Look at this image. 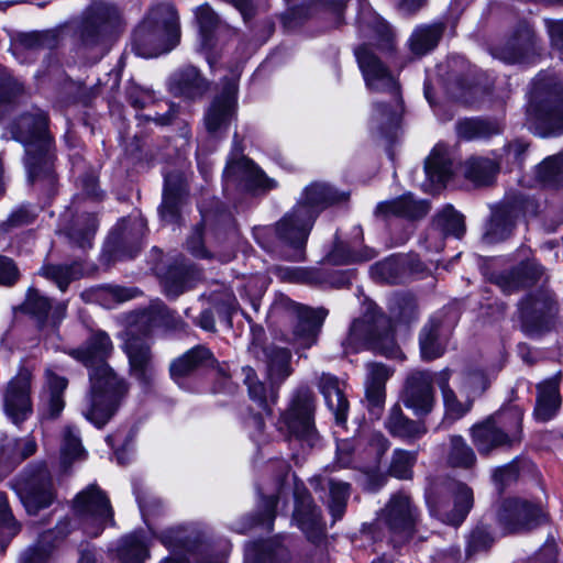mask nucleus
Returning <instances> with one entry per match:
<instances>
[{"instance_id": "59", "label": "nucleus", "mask_w": 563, "mask_h": 563, "mask_svg": "<svg viewBox=\"0 0 563 563\" xmlns=\"http://www.w3.org/2000/svg\"><path fill=\"white\" fill-rule=\"evenodd\" d=\"M62 457L64 462L80 459L85 454L79 432L73 427H67L63 433Z\"/></svg>"}, {"instance_id": "33", "label": "nucleus", "mask_w": 563, "mask_h": 563, "mask_svg": "<svg viewBox=\"0 0 563 563\" xmlns=\"http://www.w3.org/2000/svg\"><path fill=\"white\" fill-rule=\"evenodd\" d=\"M518 213L512 205L498 206L492 214L483 240L489 244L506 240L512 232Z\"/></svg>"}, {"instance_id": "49", "label": "nucleus", "mask_w": 563, "mask_h": 563, "mask_svg": "<svg viewBox=\"0 0 563 563\" xmlns=\"http://www.w3.org/2000/svg\"><path fill=\"white\" fill-rule=\"evenodd\" d=\"M41 274L45 278L54 282L62 291H65L71 282L78 279L82 275V271L78 263H73L70 265L49 264L42 267Z\"/></svg>"}, {"instance_id": "18", "label": "nucleus", "mask_w": 563, "mask_h": 563, "mask_svg": "<svg viewBox=\"0 0 563 563\" xmlns=\"http://www.w3.org/2000/svg\"><path fill=\"white\" fill-rule=\"evenodd\" d=\"M292 306L297 314V323L289 342L297 347L298 352L316 344L322 323L328 316V310L322 307L312 309L296 303Z\"/></svg>"}, {"instance_id": "37", "label": "nucleus", "mask_w": 563, "mask_h": 563, "mask_svg": "<svg viewBox=\"0 0 563 563\" xmlns=\"http://www.w3.org/2000/svg\"><path fill=\"white\" fill-rule=\"evenodd\" d=\"M366 369V399L371 410L379 409L385 401V384L390 377L391 372L380 363H368Z\"/></svg>"}, {"instance_id": "46", "label": "nucleus", "mask_w": 563, "mask_h": 563, "mask_svg": "<svg viewBox=\"0 0 563 563\" xmlns=\"http://www.w3.org/2000/svg\"><path fill=\"white\" fill-rule=\"evenodd\" d=\"M498 164L485 157H472L465 163V177L476 186L489 185L498 173Z\"/></svg>"}, {"instance_id": "50", "label": "nucleus", "mask_w": 563, "mask_h": 563, "mask_svg": "<svg viewBox=\"0 0 563 563\" xmlns=\"http://www.w3.org/2000/svg\"><path fill=\"white\" fill-rule=\"evenodd\" d=\"M327 486L329 488L327 506L333 517V520L336 521L341 519L345 512L347 499L350 497V484L331 478L328 479Z\"/></svg>"}, {"instance_id": "39", "label": "nucleus", "mask_w": 563, "mask_h": 563, "mask_svg": "<svg viewBox=\"0 0 563 563\" xmlns=\"http://www.w3.org/2000/svg\"><path fill=\"white\" fill-rule=\"evenodd\" d=\"M543 274L542 267L536 262H527L508 275L500 276L498 286L504 292L510 294L538 280Z\"/></svg>"}, {"instance_id": "15", "label": "nucleus", "mask_w": 563, "mask_h": 563, "mask_svg": "<svg viewBox=\"0 0 563 563\" xmlns=\"http://www.w3.org/2000/svg\"><path fill=\"white\" fill-rule=\"evenodd\" d=\"M31 384V373L27 369H22L8 383L4 390V411L16 424L26 420L33 411Z\"/></svg>"}, {"instance_id": "3", "label": "nucleus", "mask_w": 563, "mask_h": 563, "mask_svg": "<svg viewBox=\"0 0 563 563\" xmlns=\"http://www.w3.org/2000/svg\"><path fill=\"white\" fill-rule=\"evenodd\" d=\"M12 137L25 148V168L29 181L38 183L43 188L55 184L53 157L49 153L51 137L47 132V118L44 112L35 110L23 114L10 128Z\"/></svg>"}, {"instance_id": "25", "label": "nucleus", "mask_w": 563, "mask_h": 563, "mask_svg": "<svg viewBox=\"0 0 563 563\" xmlns=\"http://www.w3.org/2000/svg\"><path fill=\"white\" fill-rule=\"evenodd\" d=\"M19 495L29 515H36L55 499L52 479L46 475L32 479L20 489Z\"/></svg>"}, {"instance_id": "22", "label": "nucleus", "mask_w": 563, "mask_h": 563, "mask_svg": "<svg viewBox=\"0 0 563 563\" xmlns=\"http://www.w3.org/2000/svg\"><path fill=\"white\" fill-rule=\"evenodd\" d=\"M24 311L33 316L40 323L58 324L66 316L67 303H52L51 299L40 290L31 288L23 302Z\"/></svg>"}, {"instance_id": "31", "label": "nucleus", "mask_w": 563, "mask_h": 563, "mask_svg": "<svg viewBox=\"0 0 563 563\" xmlns=\"http://www.w3.org/2000/svg\"><path fill=\"white\" fill-rule=\"evenodd\" d=\"M208 89V82L196 67L187 66L174 73L169 79V90L179 97L196 99Z\"/></svg>"}, {"instance_id": "12", "label": "nucleus", "mask_w": 563, "mask_h": 563, "mask_svg": "<svg viewBox=\"0 0 563 563\" xmlns=\"http://www.w3.org/2000/svg\"><path fill=\"white\" fill-rule=\"evenodd\" d=\"M379 520L390 531L393 542L400 543L408 540L413 533L417 521L416 508L411 505L408 496L396 494L382 510Z\"/></svg>"}, {"instance_id": "30", "label": "nucleus", "mask_w": 563, "mask_h": 563, "mask_svg": "<svg viewBox=\"0 0 563 563\" xmlns=\"http://www.w3.org/2000/svg\"><path fill=\"white\" fill-rule=\"evenodd\" d=\"M45 384L42 394L44 415L48 418H57L65 408L64 394L68 386L66 377L56 374L52 368H46Z\"/></svg>"}, {"instance_id": "10", "label": "nucleus", "mask_w": 563, "mask_h": 563, "mask_svg": "<svg viewBox=\"0 0 563 563\" xmlns=\"http://www.w3.org/2000/svg\"><path fill=\"white\" fill-rule=\"evenodd\" d=\"M512 417V427H507L503 418L499 424L494 419H487L472 428V440L479 454L487 455L495 449L511 446L520 441L521 413L515 412Z\"/></svg>"}, {"instance_id": "43", "label": "nucleus", "mask_w": 563, "mask_h": 563, "mask_svg": "<svg viewBox=\"0 0 563 563\" xmlns=\"http://www.w3.org/2000/svg\"><path fill=\"white\" fill-rule=\"evenodd\" d=\"M389 448V441L382 433H374L368 442L369 461L366 475L368 477L367 488L375 489L382 486L384 478L376 474L382 456Z\"/></svg>"}, {"instance_id": "32", "label": "nucleus", "mask_w": 563, "mask_h": 563, "mask_svg": "<svg viewBox=\"0 0 563 563\" xmlns=\"http://www.w3.org/2000/svg\"><path fill=\"white\" fill-rule=\"evenodd\" d=\"M385 427L393 437L408 442L418 440L427 433L426 424L421 421L409 419L398 404L390 408Z\"/></svg>"}, {"instance_id": "20", "label": "nucleus", "mask_w": 563, "mask_h": 563, "mask_svg": "<svg viewBox=\"0 0 563 563\" xmlns=\"http://www.w3.org/2000/svg\"><path fill=\"white\" fill-rule=\"evenodd\" d=\"M295 510L292 519L308 539L316 541L323 533L320 510L313 505L310 494L305 487L295 488Z\"/></svg>"}, {"instance_id": "26", "label": "nucleus", "mask_w": 563, "mask_h": 563, "mask_svg": "<svg viewBox=\"0 0 563 563\" xmlns=\"http://www.w3.org/2000/svg\"><path fill=\"white\" fill-rule=\"evenodd\" d=\"M426 175L429 184H424V190L430 192L439 191L445 186L453 174L452 161L448 148L437 145L426 161Z\"/></svg>"}, {"instance_id": "58", "label": "nucleus", "mask_w": 563, "mask_h": 563, "mask_svg": "<svg viewBox=\"0 0 563 563\" xmlns=\"http://www.w3.org/2000/svg\"><path fill=\"white\" fill-rule=\"evenodd\" d=\"M163 542L167 547L180 549L187 553H192L198 549V538H192V532H188L185 528L169 530L163 537Z\"/></svg>"}, {"instance_id": "13", "label": "nucleus", "mask_w": 563, "mask_h": 563, "mask_svg": "<svg viewBox=\"0 0 563 563\" xmlns=\"http://www.w3.org/2000/svg\"><path fill=\"white\" fill-rule=\"evenodd\" d=\"M539 41L527 23L518 24L504 43L495 46L492 54L507 64L523 63L539 53Z\"/></svg>"}, {"instance_id": "11", "label": "nucleus", "mask_w": 563, "mask_h": 563, "mask_svg": "<svg viewBox=\"0 0 563 563\" xmlns=\"http://www.w3.org/2000/svg\"><path fill=\"white\" fill-rule=\"evenodd\" d=\"M314 222V212L303 205L286 213L275 225L276 236L280 242L296 250V256L301 258V251L307 242Z\"/></svg>"}, {"instance_id": "45", "label": "nucleus", "mask_w": 563, "mask_h": 563, "mask_svg": "<svg viewBox=\"0 0 563 563\" xmlns=\"http://www.w3.org/2000/svg\"><path fill=\"white\" fill-rule=\"evenodd\" d=\"M117 556L121 563H143L148 558L144 538L137 532L122 538L117 548Z\"/></svg>"}, {"instance_id": "60", "label": "nucleus", "mask_w": 563, "mask_h": 563, "mask_svg": "<svg viewBox=\"0 0 563 563\" xmlns=\"http://www.w3.org/2000/svg\"><path fill=\"white\" fill-rule=\"evenodd\" d=\"M19 532V526L10 510L7 497L0 493V544L7 543Z\"/></svg>"}, {"instance_id": "42", "label": "nucleus", "mask_w": 563, "mask_h": 563, "mask_svg": "<svg viewBox=\"0 0 563 563\" xmlns=\"http://www.w3.org/2000/svg\"><path fill=\"white\" fill-rule=\"evenodd\" d=\"M537 388L534 417L540 421H548L555 416L561 404L559 387L554 380H547Z\"/></svg>"}, {"instance_id": "51", "label": "nucleus", "mask_w": 563, "mask_h": 563, "mask_svg": "<svg viewBox=\"0 0 563 563\" xmlns=\"http://www.w3.org/2000/svg\"><path fill=\"white\" fill-rule=\"evenodd\" d=\"M446 461L453 467L468 468L475 464L476 456L473 449L462 437L452 435Z\"/></svg>"}, {"instance_id": "40", "label": "nucleus", "mask_w": 563, "mask_h": 563, "mask_svg": "<svg viewBox=\"0 0 563 563\" xmlns=\"http://www.w3.org/2000/svg\"><path fill=\"white\" fill-rule=\"evenodd\" d=\"M344 199V197L333 190L330 186L322 183H312L309 185L297 205L307 206L314 212V218L325 207Z\"/></svg>"}, {"instance_id": "21", "label": "nucleus", "mask_w": 563, "mask_h": 563, "mask_svg": "<svg viewBox=\"0 0 563 563\" xmlns=\"http://www.w3.org/2000/svg\"><path fill=\"white\" fill-rule=\"evenodd\" d=\"M235 84H229L209 107L205 115L206 129L211 134L224 131L234 114L235 109Z\"/></svg>"}, {"instance_id": "64", "label": "nucleus", "mask_w": 563, "mask_h": 563, "mask_svg": "<svg viewBox=\"0 0 563 563\" xmlns=\"http://www.w3.org/2000/svg\"><path fill=\"white\" fill-rule=\"evenodd\" d=\"M189 271L180 268L179 271H169L165 278V290L167 295L177 297L188 287Z\"/></svg>"}, {"instance_id": "6", "label": "nucleus", "mask_w": 563, "mask_h": 563, "mask_svg": "<svg viewBox=\"0 0 563 563\" xmlns=\"http://www.w3.org/2000/svg\"><path fill=\"white\" fill-rule=\"evenodd\" d=\"M73 511L80 528L90 537H98L107 526L114 523L110 500L96 484L76 495Z\"/></svg>"}, {"instance_id": "24", "label": "nucleus", "mask_w": 563, "mask_h": 563, "mask_svg": "<svg viewBox=\"0 0 563 563\" xmlns=\"http://www.w3.org/2000/svg\"><path fill=\"white\" fill-rule=\"evenodd\" d=\"M250 352L267 364L268 377L274 384L283 383L290 374L291 354L287 349L277 346L262 347L253 344Z\"/></svg>"}, {"instance_id": "8", "label": "nucleus", "mask_w": 563, "mask_h": 563, "mask_svg": "<svg viewBox=\"0 0 563 563\" xmlns=\"http://www.w3.org/2000/svg\"><path fill=\"white\" fill-rule=\"evenodd\" d=\"M428 503L433 515L446 523L457 526L473 506V493L462 483L448 481L437 487L433 495L428 497Z\"/></svg>"}, {"instance_id": "56", "label": "nucleus", "mask_w": 563, "mask_h": 563, "mask_svg": "<svg viewBox=\"0 0 563 563\" xmlns=\"http://www.w3.org/2000/svg\"><path fill=\"white\" fill-rule=\"evenodd\" d=\"M538 176L544 183L563 185V151L545 158L538 167Z\"/></svg>"}, {"instance_id": "48", "label": "nucleus", "mask_w": 563, "mask_h": 563, "mask_svg": "<svg viewBox=\"0 0 563 563\" xmlns=\"http://www.w3.org/2000/svg\"><path fill=\"white\" fill-rule=\"evenodd\" d=\"M443 32L441 24L417 27L410 37V49L416 55H424L433 49Z\"/></svg>"}, {"instance_id": "7", "label": "nucleus", "mask_w": 563, "mask_h": 563, "mask_svg": "<svg viewBox=\"0 0 563 563\" xmlns=\"http://www.w3.org/2000/svg\"><path fill=\"white\" fill-rule=\"evenodd\" d=\"M316 396L305 386L298 387L289 401L288 408L282 413L280 422L291 437L312 445L317 440L314 426Z\"/></svg>"}, {"instance_id": "23", "label": "nucleus", "mask_w": 563, "mask_h": 563, "mask_svg": "<svg viewBox=\"0 0 563 563\" xmlns=\"http://www.w3.org/2000/svg\"><path fill=\"white\" fill-rule=\"evenodd\" d=\"M519 310L525 327L530 328V331H540L547 325L553 311V302L547 292L539 291L525 298Z\"/></svg>"}, {"instance_id": "54", "label": "nucleus", "mask_w": 563, "mask_h": 563, "mask_svg": "<svg viewBox=\"0 0 563 563\" xmlns=\"http://www.w3.org/2000/svg\"><path fill=\"white\" fill-rule=\"evenodd\" d=\"M461 388L474 399L488 387L489 380L485 373L477 367H467L460 374Z\"/></svg>"}, {"instance_id": "34", "label": "nucleus", "mask_w": 563, "mask_h": 563, "mask_svg": "<svg viewBox=\"0 0 563 563\" xmlns=\"http://www.w3.org/2000/svg\"><path fill=\"white\" fill-rule=\"evenodd\" d=\"M287 561L288 551L279 538L252 542L245 548L244 563H287Z\"/></svg>"}, {"instance_id": "41", "label": "nucleus", "mask_w": 563, "mask_h": 563, "mask_svg": "<svg viewBox=\"0 0 563 563\" xmlns=\"http://www.w3.org/2000/svg\"><path fill=\"white\" fill-rule=\"evenodd\" d=\"M421 356L426 361L440 357L445 350V340L439 321L432 319L423 327L419 338Z\"/></svg>"}, {"instance_id": "52", "label": "nucleus", "mask_w": 563, "mask_h": 563, "mask_svg": "<svg viewBox=\"0 0 563 563\" xmlns=\"http://www.w3.org/2000/svg\"><path fill=\"white\" fill-rule=\"evenodd\" d=\"M97 230V219L91 213H84L76 218L68 231V236L80 247L91 245V240Z\"/></svg>"}, {"instance_id": "53", "label": "nucleus", "mask_w": 563, "mask_h": 563, "mask_svg": "<svg viewBox=\"0 0 563 563\" xmlns=\"http://www.w3.org/2000/svg\"><path fill=\"white\" fill-rule=\"evenodd\" d=\"M36 450L32 439H10L1 444L0 454L12 463H20L31 456Z\"/></svg>"}, {"instance_id": "36", "label": "nucleus", "mask_w": 563, "mask_h": 563, "mask_svg": "<svg viewBox=\"0 0 563 563\" xmlns=\"http://www.w3.org/2000/svg\"><path fill=\"white\" fill-rule=\"evenodd\" d=\"M119 19V11L115 7L104 2H93L90 7V16L85 23L82 38L86 43H93L95 36H99Z\"/></svg>"}, {"instance_id": "63", "label": "nucleus", "mask_w": 563, "mask_h": 563, "mask_svg": "<svg viewBox=\"0 0 563 563\" xmlns=\"http://www.w3.org/2000/svg\"><path fill=\"white\" fill-rule=\"evenodd\" d=\"M442 397L445 413L453 420L459 419L468 412L473 404V399L467 395L464 401H460L454 390H446V394L442 395Z\"/></svg>"}, {"instance_id": "62", "label": "nucleus", "mask_w": 563, "mask_h": 563, "mask_svg": "<svg viewBox=\"0 0 563 563\" xmlns=\"http://www.w3.org/2000/svg\"><path fill=\"white\" fill-rule=\"evenodd\" d=\"M375 256L373 250H367L365 254L358 255L350 251L345 245H336L329 254V261L335 265H345L355 262H364Z\"/></svg>"}, {"instance_id": "47", "label": "nucleus", "mask_w": 563, "mask_h": 563, "mask_svg": "<svg viewBox=\"0 0 563 563\" xmlns=\"http://www.w3.org/2000/svg\"><path fill=\"white\" fill-rule=\"evenodd\" d=\"M456 132L461 139L472 141L496 135L501 132V126L493 121L466 119L457 123Z\"/></svg>"}, {"instance_id": "29", "label": "nucleus", "mask_w": 563, "mask_h": 563, "mask_svg": "<svg viewBox=\"0 0 563 563\" xmlns=\"http://www.w3.org/2000/svg\"><path fill=\"white\" fill-rule=\"evenodd\" d=\"M429 211L426 201L415 200L411 195H404L398 198L379 202L375 209V214L387 219L389 217H401L406 219H420Z\"/></svg>"}, {"instance_id": "19", "label": "nucleus", "mask_w": 563, "mask_h": 563, "mask_svg": "<svg viewBox=\"0 0 563 563\" xmlns=\"http://www.w3.org/2000/svg\"><path fill=\"white\" fill-rule=\"evenodd\" d=\"M123 349L129 358L132 376L141 384L148 385L155 376V369L150 345L146 340L136 336L134 330L131 328L125 332Z\"/></svg>"}, {"instance_id": "17", "label": "nucleus", "mask_w": 563, "mask_h": 563, "mask_svg": "<svg viewBox=\"0 0 563 563\" xmlns=\"http://www.w3.org/2000/svg\"><path fill=\"white\" fill-rule=\"evenodd\" d=\"M541 508L526 500L507 499L498 509L497 520L505 533H514L537 522Z\"/></svg>"}, {"instance_id": "35", "label": "nucleus", "mask_w": 563, "mask_h": 563, "mask_svg": "<svg viewBox=\"0 0 563 563\" xmlns=\"http://www.w3.org/2000/svg\"><path fill=\"white\" fill-rule=\"evenodd\" d=\"M186 195V183L183 175L169 173L165 176V189L163 202L159 209L161 216L166 221H175L178 217L179 206Z\"/></svg>"}, {"instance_id": "2", "label": "nucleus", "mask_w": 563, "mask_h": 563, "mask_svg": "<svg viewBox=\"0 0 563 563\" xmlns=\"http://www.w3.org/2000/svg\"><path fill=\"white\" fill-rule=\"evenodd\" d=\"M355 55L366 87L373 92L386 93L389 97L388 102L376 101L371 115L372 129L382 135H389L398 125L402 113L399 82L369 47L357 48Z\"/></svg>"}, {"instance_id": "14", "label": "nucleus", "mask_w": 563, "mask_h": 563, "mask_svg": "<svg viewBox=\"0 0 563 563\" xmlns=\"http://www.w3.org/2000/svg\"><path fill=\"white\" fill-rule=\"evenodd\" d=\"M401 400L416 416L429 415L435 404L433 374L429 371L411 372L405 380Z\"/></svg>"}, {"instance_id": "9", "label": "nucleus", "mask_w": 563, "mask_h": 563, "mask_svg": "<svg viewBox=\"0 0 563 563\" xmlns=\"http://www.w3.org/2000/svg\"><path fill=\"white\" fill-rule=\"evenodd\" d=\"M347 340L353 345L369 344L387 357H397L399 354L390 320L384 314L355 320L350 328Z\"/></svg>"}, {"instance_id": "5", "label": "nucleus", "mask_w": 563, "mask_h": 563, "mask_svg": "<svg viewBox=\"0 0 563 563\" xmlns=\"http://www.w3.org/2000/svg\"><path fill=\"white\" fill-rule=\"evenodd\" d=\"M532 97L528 110L530 129L542 137L563 134V85L556 78H539Z\"/></svg>"}, {"instance_id": "44", "label": "nucleus", "mask_w": 563, "mask_h": 563, "mask_svg": "<svg viewBox=\"0 0 563 563\" xmlns=\"http://www.w3.org/2000/svg\"><path fill=\"white\" fill-rule=\"evenodd\" d=\"M280 500V490L271 496H264L258 503V512L254 518H251L246 525L235 528L240 533L261 526L267 531L273 529L274 519L276 517V507Z\"/></svg>"}, {"instance_id": "57", "label": "nucleus", "mask_w": 563, "mask_h": 563, "mask_svg": "<svg viewBox=\"0 0 563 563\" xmlns=\"http://www.w3.org/2000/svg\"><path fill=\"white\" fill-rule=\"evenodd\" d=\"M437 225L442 232L461 238L464 234V218L453 207L446 206L437 218Z\"/></svg>"}, {"instance_id": "4", "label": "nucleus", "mask_w": 563, "mask_h": 563, "mask_svg": "<svg viewBox=\"0 0 563 563\" xmlns=\"http://www.w3.org/2000/svg\"><path fill=\"white\" fill-rule=\"evenodd\" d=\"M178 41V15L169 3L152 7L133 34L136 54L145 58L172 51Z\"/></svg>"}, {"instance_id": "27", "label": "nucleus", "mask_w": 563, "mask_h": 563, "mask_svg": "<svg viewBox=\"0 0 563 563\" xmlns=\"http://www.w3.org/2000/svg\"><path fill=\"white\" fill-rule=\"evenodd\" d=\"M217 365L218 362L212 352L203 345H197L175 358L169 365V372L172 378L179 382L200 367H216Z\"/></svg>"}, {"instance_id": "28", "label": "nucleus", "mask_w": 563, "mask_h": 563, "mask_svg": "<svg viewBox=\"0 0 563 563\" xmlns=\"http://www.w3.org/2000/svg\"><path fill=\"white\" fill-rule=\"evenodd\" d=\"M317 386L324 398L325 405L333 412L335 422L344 424L347 418L349 401L338 377L322 373L317 379Z\"/></svg>"}, {"instance_id": "1", "label": "nucleus", "mask_w": 563, "mask_h": 563, "mask_svg": "<svg viewBox=\"0 0 563 563\" xmlns=\"http://www.w3.org/2000/svg\"><path fill=\"white\" fill-rule=\"evenodd\" d=\"M113 344L107 332L92 331L82 346L68 354L89 368L90 390L81 409L82 416L97 428L104 427L115 415L128 394V384L108 365Z\"/></svg>"}, {"instance_id": "16", "label": "nucleus", "mask_w": 563, "mask_h": 563, "mask_svg": "<svg viewBox=\"0 0 563 563\" xmlns=\"http://www.w3.org/2000/svg\"><path fill=\"white\" fill-rule=\"evenodd\" d=\"M227 184L245 189H271L276 187L274 179L268 178L252 161L245 156L230 158L223 172Z\"/></svg>"}, {"instance_id": "61", "label": "nucleus", "mask_w": 563, "mask_h": 563, "mask_svg": "<svg viewBox=\"0 0 563 563\" xmlns=\"http://www.w3.org/2000/svg\"><path fill=\"white\" fill-rule=\"evenodd\" d=\"M22 85L10 75L0 79V119L9 110L11 102L22 92Z\"/></svg>"}, {"instance_id": "55", "label": "nucleus", "mask_w": 563, "mask_h": 563, "mask_svg": "<svg viewBox=\"0 0 563 563\" xmlns=\"http://www.w3.org/2000/svg\"><path fill=\"white\" fill-rule=\"evenodd\" d=\"M416 461V452L397 449L393 453L389 473L397 478L408 479L412 475V467Z\"/></svg>"}, {"instance_id": "38", "label": "nucleus", "mask_w": 563, "mask_h": 563, "mask_svg": "<svg viewBox=\"0 0 563 563\" xmlns=\"http://www.w3.org/2000/svg\"><path fill=\"white\" fill-rule=\"evenodd\" d=\"M57 37L53 31L18 33L12 38V52L16 57L27 53H36L41 49L52 48L56 45Z\"/></svg>"}]
</instances>
